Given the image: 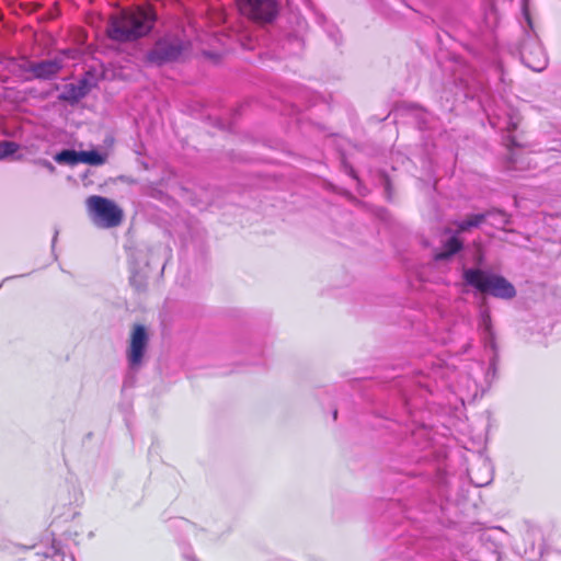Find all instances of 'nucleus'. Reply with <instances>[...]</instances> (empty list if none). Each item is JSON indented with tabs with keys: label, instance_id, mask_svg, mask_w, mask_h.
Wrapping results in <instances>:
<instances>
[{
	"label": "nucleus",
	"instance_id": "12",
	"mask_svg": "<svg viewBox=\"0 0 561 561\" xmlns=\"http://www.w3.org/2000/svg\"><path fill=\"white\" fill-rule=\"evenodd\" d=\"M19 148H20V146L15 141H11V140L0 141V160L14 154L19 150Z\"/></svg>",
	"mask_w": 561,
	"mask_h": 561
},
{
	"label": "nucleus",
	"instance_id": "1",
	"mask_svg": "<svg viewBox=\"0 0 561 561\" xmlns=\"http://www.w3.org/2000/svg\"><path fill=\"white\" fill-rule=\"evenodd\" d=\"M156 21L151 7H137L111 16L106 33L116 42H131L150 33Z\"/></svg>",
	"mask_w": 561,
	"mask_h": 561
},
{
	"label": "nucleus",
	"instance_id": "7",
	"mask_svg": "<svg viewBox=\"0 0 561 561\" xmlns=\"http://www.w3.org/2000/svg\"><path fill=\"white\" fill-rule=\"evenodd\" d=\"M61 67L60 61L54 59L31 64L28 70L35 78L47 80L55 77L60 71Z\"/></svg>",
	"mask_w": 561,
	"mask_h": 561
},
{
	"label": "nucleus",
	"instance_id": "5",
	"mask_svg": "<svg viewBox=\"0 0 561 561\" xmlns=\"http://www.w3.org/2000/svg\"><path fill=\"white\" fill-rule=\"evenodd\" d=\"M148 342L149 336L145 325L135 324L130 333L129 346L127 351V359L130 367L135 368L140 366L146 353Z\"/></svg>",
	"mask_w": 561,
	"mask_h": 561
},
{
	"label": "nucleus",
	"instance_id": "4",
	"mask_svg": "<svg viewBox=\"0 0 561 561\" xmlns=\"http://www.w3.org/2000/svg\"><path fill=\"white\" fill-rule=\"evenodd\" d=\"M236 3L243 18L259 25L274 22L279 13L278 0H237Z\"/></svg>",
	"mask_w": 561,
	"mask_h": 561
},
{
	"label": "nucleus",
	"instance_id": "6",
	"mask_svg": "<svg viewBox=\"0 0 561 561\" xmlns=\"http://www.w3.org/2000/svg\"><path fill=\"white\" fill-rule=\"evenodd\" d=\"M183 50L184 46L179 41H160L147 54V61L154 65L175 61Z\"/></svg>",
	"mask_w": 561,
	"mask_h": 561
},
{
	"label": "nucleus",
	"instance_id": "3",
	"mask_svg": "<svg viewBox=\"0 0 561 561\" xmlns=\"http://www.w3.org/2000/svg\"><path fill=\"white\" fill-rule=\"evenodd\" d=\"M85 206L93 221L103 228H115L123 222L122 208L106 197L91 195L87 198Z\"/></svg>",
	"mask_w": 561,
	"mask_h": 561
},
{
	"label": "nucleus",
	"instance_id": "18",
	"mask_svg": "<svg viewBox=\"0 0 561 561\" xmlns=\"http://www.w3.org/2000/svg\"><path fill=\"white\" fill-rule=\"evenodd\" d=\"M444 232L445 233H450V229L446 228Z\"/></svg>",
	"mask_w": 561,
	"mask_h": 561
},
{
	"label": "nucleus",
	"instance_id": "11",
	"mask_svg": "<svg viewBox=\"0 0 561 561\" xmlns=\"http://www.w3.org/2000/svg\"><path fill=\"white\" fill-rule=\"evenodd\" d=\"M55 161L58 163H68L71 165L80 163V151L65 149L55 156Z\"/></svg>",
	"mask_w": 561,
	"mask_h": 561
},
{
	"label": "nucleus",
	"instance_id": "14",
	"mask_svg": "<svg viewBox=\"0 0 561 561\" xmlns=\"http://www.w3.org/2000/svg\"><path fill=\"white\" fill-rule=\"evenodd\" d=\"M36 164L45 168L46 170H48L50 173H54L56 171V168L54 167V164L48 161V160H45V159H38L35 161Z\"/></svg>",
	"mask_w": 561,
	"mask_h": 561
},
{
	"label": "nucleus",
	"instance_id": "17",
	"mask_svg": "<svg viewBox=\"0 0 561 561\" xmlns=\"http://www.w3.org/2000/svg\"><path fill=\"white\" fill-rule=\"evenodd\" d=\"M482 260H483V255H482V254H479V256L477 257V262H478V264H481V263H482Z\"/></svg>",
	"mask_w": 561,
	"mask_h": 561
},
{
	"label": "nucleus",
	"instance_id": "2",
	"mask_svg": "<svg viewBox=\"0 0 561 561\" xmlns=\"http://www.w3.org/2000/svg\"><path fill=\"white\" fill-rule=\"evenodd\" d=\"M463 280L482 294H490L496 298L512 299L516 289L504 276L486 273L480 268L463 271Z\"/></svg>",
	"mask_w": 561,
	"mask_h": 561
},
{
	"label": "nucleus",
	"instance_id": "16",
	"mask_svg": "<svg viewBox=\"0 0 561 561\" xmlns=\"http://www.w3.org/2000/svg\"><path fill=\"white\" fill-rule=\"evenodd\" d=\"M4 61L14 62V59L0 56V64H3Z\"/></svg>",
	"mask_w": 561,
	"mask_h": 561
},
{
	"label": "nucleus",
	"instance_id": "13",
	"mask_svg": "<svg viewBox=\"0 0 561 561\" xmlns=\"http://www.w3.org/2000/svg\"><path fill=\"white\" fill-rule=\"evenodd\" d=\"M523 59L525 60L527 66L529 68H531L533 70H535V71H540L543 68L545 61L543 62L534 64V62H531L529 56L526 53H523Z\"/></svg>",
	"mask_w": 561,
	"mask_h": 561
},
{
	"label": "nucleus",
	"instance_id": "15",
	"mask_svg": "<svg viewBox=\"0 0 561 561\" xmlns=\"http://www.w3.org/2000/svg\"><path fill=\"white\" fill-rule=\"evenodd\" d=\"M496 213H497L501 217H503V221H504L505 224H507V222H508V217H507V215H506L505 213H503V211H496Z\"/></svg>",
	"mask_w": 561,
	"mask_h": 561
},
{
	"label": "nucleus",
	"instance_id": "8",
	"mask_svg": "<svg viewBox=\"0 0 561 561\" xmlns=\"http://www.w3.org/2000/svg\"><path fill=\"white\" fill-rule=\"evenodd\" d=\"M462 241L458 237L453 236L443 244V251L436 253L434 255V259L436 261L448 260L450 256L458 253L462 249Z\"/></svg>",
	"mask_w": 561,
	"mask_h": 561
},
{
	"label": "nucleus",
	"instance_id": "10",
	"mask_svg": "<svg viewBox=\"0 0 561 561\" xmlns=\"http://www.w3.org/2000/svg\"><path fill=\"white\" fill-rule=\"evenodd\" d=\"M107 156L96 150L80 151V163L90 165H102L106 162Z\"/></svg>",
	"mask_w": 561,
	"mask_h": 561
},
{
	"label": "nucleus",
	"instance_id": "9",
	"mask_svg": "<svg viewBox=\"0 0 561 561\" xmlns=\"http://www.w3.org/2000/svg\"><path fill=\"white\" fill-rule=\"evenodd\" d=\"M492 211H486L484 214H473L467 216V218L462 221L454 222L456 226V232L461 233L470 230L471 228L479 227L482 222L485 221L486 217L490 216Z\"/></svg>",
	"mask_w": 561,
	"mask_h": 561
}]
</instances>
